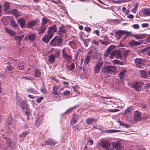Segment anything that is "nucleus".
<instances>
[{
    "instance_id": "nucleus-1",
    "label": "nucleus",
    "mask_w": 150,
    "mask_h": 150,
    "mask_svg": "<svg viewBox=\"0 0 150 150\" xmlns=\"http://www.w3.org/2000/svg\"><path fill=\"white\" fill-rule=\"evenodd\" d=\"M116 67L114 66H104L102 69L101 74L105 78H108L111 75L115 74L116 72Z\"/></svg>"
},
{
    "instance_id": "nucleus-2",
    "label": "nucleus",
    "mask_w": 150,
    "mask_h": 150,
    "mask_svg": "<svg viewBox=\"0 0 150 150\" xmlns=\"http://www.w3.org/2000/svg\"><path fill=\"white\" fill-rule=\"evenodd\" d=\"M63 39L61 36H56L50 42V45L52 46H59L62 44Z\"/></svg>"
},
{
    "instance_id": "nucleus-3",
    "label": "nucleus",
    "mask_w": 150,
    "mask_h": 150,
    "mask_svg": "<svg viewBox=\"0 0 150 150\" xmlns=\"http://www.w3.org/2000/svg\"><path fill=\"white\" fill-rule=\"evenodd\" d=\"M93 48H91L88 50L87 55L90 56L91 58L97 59L98 54V48L95 47H93Z\"/></svg>"
},
{
    "instance_id": "nucleus-4",
    "label": "nucleus",
    "mask_w": 150,
    "mask_h": 150,
    "mask_svg": "<svg viewBox=\"0 0 150 150\" xmlns=\"http://www.w3.org/2000/svg\"><path fill=\"white\" fill-rule=\"evenodd\" d=\"M59 87L56 86H53L52 96L53 98L56 100L59 101L61 99V94L58 91V89Z\"/></svg>"
},
{
    "instance_id": "nucleus-5",
    "label": "nucleus",
    "mask_w": 150,
    "mask_h": 150,
    "mask_svg": "<svg viewBox=\"0 0 150 150\" xmlns=\"http://www.w3.org/2000/svg\"><path fill=\"white\" fill-rule=\"evenodd\" d=\"M144 84L143 82L139 81H135L132 84V86L135 91L141 90L142 86Z\"/></svg>"
},
{
    "instance_id": "nucleus-6",
    "label": "nucleus",
    "mask_w": 150,
    "mask_h": 150,
    "mask_svg": "<svg viewBox=\"0 0 150 150\" xmlns=\"http://www.w3.org/2000/svg\"><path fill=\"white\" fill-rule=\"evenodd\" d=\"M130 32L126 31L119 30L115 32V36L117 40H119L124 34H127V35H130Z\"/></svg>"
},
{
    "instance_id": "nucleus-7",
    "label": "nucleus",
    "mask_w": 150,
    "mask_h": 150,
    "mask_svg": "<svg viewBox=\"0 0 150 150\" xmlns=\"http://www.w3.org/2000/svg\"><path fill=\"white\" fill-rule=\"evenodd\" d=\"M103 61L99 59L98 62L96 64L94 67L93 71L95 73H98L100 71V68L103 65Z\"/></svg>"
},
{
    "instance_id": "nucleus-8",
    "label": "nucleus",
    "mask_w": 150,
    "mask_h": 150,
    "mask_svg": "<svg viewBox=\"0 0 150 150\" xmlns=\"http://www.w3.org/2000/svg\"><path fill=\"white\" fill-rule=\"evenodd\" d=\"M134 62L137 67L139 68H143L145 66L143 60L141 59H134Z\"/></svg>"
},
{
    "instance_id": "nucleus-9",
    "label": "nucleus",
    "mask_w": 150,
    "mask_h": 150,
    "mask_svg": "<svg viewBox=\"0 0 150 150\" xmlns=\"http://www.w3.org/2000/svg\"><path fill=\"white\" fill-rule=\"evenodd\" d=\"M121 51L119 50H114L111 52L110 57L111 59L113 58V57L115 56L116 58H118L121 56L120 54Z\"/></svg>"
},
{
    "instance_id": "nucleus-10",
    "label": "nucleus",
    "mask_w": 150,
    "mask_h": 150,
    "mask_svg": "<svg viewBox=\"0 0 150 150\" xmlns=\"http://www.w3.org/2000/svg\"><path fill=\"white\" fill-rule=\"evenodd\" d=\"M141 113L139 111H136L134 114L133 120L135 122H138L140 120L141 118Z\"/></svg>"
},
{
    "instance_id": "nucleus-11",
    "label": "nucleus",
    "mask_w": 150,
    "mask_h": 150,
    "mask_svg": "<svg viewBox=\"0 0 150 150\" xmlns=\"http://www.w3.org/2000/svg\"><path fill=\"white\" fill-rule=\"evenodd\" d=\"M100 145L104 149L108 150L109 149L110 144L109 142L107 141L101 142Z\"/></svg>"
},
{
    "instance_id": "nucleus-12",
    "label": "nucleus",
    "mask_w": 150,
    "mask_h": 150,
    "mask_svg": "<svg viewBox=\"0 0 150 150\" xmlns=\"http://www.w3.org/2000/svg\"><path fill=\"white\" fill-rule=\"evenodd\" d=\"M62 55L63 57L67 61H70L72 59V56L71 55L68 54L65 52V50L64 48L62 50Z\"/></svg>"
},
{
    "instance_id": "nucleus-13",
    "label": "nucleus",
    "mask_w": 150,
    "mask_h": 150,
    "mask_svg": "<svg viewBox=\"0 0 150 150\" xmlns=\"http://www.w3.org/2000/svg\"><path fill=\"white\" fill-rule=\"evenodd\" d=\"M35 38L36 36L35 34L30 33L25 38L28 42H33L35 39Z\"/></svg>"
},
{
    "instance_id": "nucleus-14",
    "label": "nucleus",
    "mask_w": 150,
    "mask_h": 150,
    "mask_svg": "<svg viewBox=\"0 0 150 150\" xmlns=\"http://www.w3.org/2000/svg\"><path fill=\"white\" fill-rule=\"evenodd\" d=\"M112 147L113 148H115L116 150H119L122 147V145L121 144L120 142H117L112 143Z\"/></svg>"
},
{
    "instance_id": "nucleus-15",
    "label": "nucleus",
    "mask_w": 150,
    "mask_h": 150,
    "mask_svg": "<svg viewBox=\"0 0 150 150\" xmlns=\"http://www.w3.org/2000/svg\"><path fill=\"white\" fill-rule=\"evenodd\" d=\"M66 29L64 26H61L59 28L58 31H57L58 34L61 36H62L66 33Z\"/></svg>"
},
{
    "instance_id": "nucleus-16",
    "label": "nucleus",
    "mask_w": 150,
    "mask_h": 150,
    "mask_svg": "<svg viewBox=\"0 0 150 150\" xmlns=\"http://www.w3.org/2000/svg\"><path fill=\"white\" fill-rule=\"evenodd\" d=\"M9 13L10 14L13 15L16 17H18L21 15V13L16 9L10 10L9 11Z\"/></svg>"
},
{
    "instance_id": "nucleus-17",
    "label": "nucleus",
    "mask_w": 150,
    "mask_h": 150,
    "mask_svg": "<svg viewBox=\"0 0 150 150\" xmlns=\"http://www.w3.org/2000/svg\"><path fill=\"white\" fill-rule=\"evenodd\" d=\"M18 24L20 25L21 27L23 28L25 25V19L21 18L17 20Z\"/></svg>"
},
{
    "instance_id": "nucleus-18",
    "label": "nucleus",
    "mask_w": 150,
    "mask_h": 150,
    "mask_svg": "<svg viewBox=\"0 0 150 150\" xmlns=\"http://www.w3.org/2000/svg\"><path fill=\"white\" fill-rule=\"evenodd\" d=\"M43 119V117L41 116H39L37 117L35 123L36 125L38 126L40 125L42 123Z\"/></svg>"
},
{
    "instance_id": "nucleus-19",
    "label": "nucleus",
    "mask_w": 150,
    "mask_h": 150,
    "mask_svg": "<svg viewBox=\"0 0 150 150\" xmlns=\"http://www.w3.org/2000/svg\"><path fill=\"white\" fill-rule=\"evenodd\" d=\"M37 23V20L31 21L27 23L26 27L28 28H30L35 25Z\"/></svg>"
},
{
    "instance_id": "nucleus-20",
    "label": "nucleus",
    "mask_w": 150,
    "mask_h": 150,
    "mask_svg": "<svg viewBox=\"0 0 150 150\" xmlns=\"http://www.w3.org/2000/svg\"><path fill=\"white\" fill-rule=\"evenodd\" d=\"M45 143L46 144L50 145L52 146H54L56 144V142L55 141L52 139H50L46 140Z\"/></svg>"
},
{
    "instance_id": "nucleus-21",
    "label": "nucleus",
    "mask_w": 150,
    "mask_h": 150,
    "mask_svg": "<svg viewBox=\"0 0 150 150\" xmlns=\"http://www.w3.org/2000/svg\"><path fill=\"white\" fill-rule=\"evenodd\" d=\"M47 25H42L38 29V33L43 34L45 32V30L47 28Z\"/></svg>"
},
{
    "instance_id": "nucleus-22",
    "label": "nucleus",
    "mask_w": 150,
    "mask_h": 150,
    "mask_svg": "<svg viewBox=\"0 0 150 150\" xmlns=\"http://www.w3.org/2000/svg\"><path fill=\"white\" fill-rule=\"evenodd\" d=\"M55 56L54 54H51L48 57V62L50 64H52L55 61Z\"/></svg>"
},
{
    "instance_id": "nucleus-23",
    "label": "nucleus",
    "mask_w": 150,
    "mask_h": 150,
    "mask_svg": "<svg viewBox=\"0 0 150 150\" xmlns=\"http://www.w3.org/2000/svg\"><path fill=\"white\" fill-rule=\"evenodd\" d=\"M135 38L140 39L143 38L146 36V34H135L133 35Z\"/></svg>"
},
{
    "instance_id": "nucleus-24",
    "label": "nucleus",
    "mask_w": 150,
    "mask_h": 150,
    "mask_svg": "<svg viewBox=\"0 0 150 150\" xmlns=\"http://www.w3.org/2000/svg\"><path fill=\"white\" fill-rule=\"evenodd\" d=\"M139 72L140 75L143 78H146L147 76V72L146 71L144 70H140L139 71Z\"/></svg>"
},
{
    "instance_id": "nucleus-25",
    "label": "nucleus",
    "mask_w": 150,
    "mask_h": 150,
    "mask_svg": "<svg viewBox=\"0 0 150 150\" xmlns=\"http://www.w3.org/2000/svg\"><path fill=\"white\" fill-rule=\"evenodd\" d=\"M4 29L11 36H13L15 35V33L8 28L5 27L4 28Z\"/></svg>"
},
{
    "instance_id": "nucleus-26",
    "label": "nucleus",
    "mask_w": 150,
    "mask_h": 150,
    "mask_svg": "<svg viewBox=\"0 0 150 150\" xmlns=\"http://www.w3.org/2000/svg\"><path fill=\"white\" fill-rule=\"evenodd\" d=\"M144 53H146L147 55L150 56V46H148L142 50Z\"/></svg>"
},
{
    "instance_id": "nucleus-27",
    "label": "nucleus",
    "mask_w": 150,
    "mask_h": 150,
    "mask_svg": "<svg viewBox=\"0 0 150 150\" xmlns=\"http://www.w3.org/2000/svg\"><path fill=\"white\" fill-rule=\"evenodd\" d=\"M6 64H7L6 68V70L8 71H11L13 70L14 68L12 66L11 63L10 62H8L6 63Z\"/></svg>"
},
{
    "instance_id": "nucleus-28",
    "label": "nucleus",
    "mask_w": 150,
    "mask_h": 150,
    "mask_svg": "<svg viewBox=\"0 0 150 150\" xmlns=\"http://www.w3.org/2000/svg\"><path fill=\"white\" fill-rule=\"evenodd\" d=\"M112 46H110L107 49L106 52L104 54V57H106L109 56L110 52L112 50Z\"/></svg>"
},
{
    "instance_id": "nucleus-29",
    "label": "nucleus",
    "mask_w": 150,
    "mask_h": 150,
    "mask_svg": "<svg viewBox=\"0 0 150 150\" xmlns=\"http://www.w3.org/2000/svg\"><path fill=\"white\" fill-rule=\"evenodd\" d=\"M77 120V116L76 115L73 116L71 118L70 123L71 125H73L75 123H76V122Z\"/></svg>"
},
{
    "instance_id": "nucleus-30",
    "label": "nucleus",
    "mask_w": 150,
    "mask_h": 150,
    "mask_svg": "<svg viewBox=\"0 0 150 150\" xmlns=\"http://www.w3.org/2000/svg\"><path fill=\"white\" fill-rule=\"evenodd\" d=\"M49 20L46 19L45 17H44L41 21V24L42 25H47L46 24L49 22Z\"/></svg>"
},
{
    "instance_id": "nucleus-31",
    "label": "nucleus",
    "mask_w": 150,
    "mask_h": 150,
    "mask_svg": "<svg viewBox=\"0 0 150 150\" xmlns=\"http://www.w3.org/2000/svg\"><path fill=\"white\" fill-rule=\"evenodd\" d=\"M48 30L52 32H55L57 31V28H56V25H51L49 28Z\"/></svg>"
},
{
    "instance_id": "nucleus-32",
    "label": "nucleus",
    "mask_w": 150,
    "mask_h": 150,
    "mask_svg": "<svg viewBox=\"0 0 150 150\" xmlns=\"http://www.w3.org/2000/svg\"><path fill=\"white\" fill-rule=\"evenodd\" d=\"M34 72V74L35 76H39L41 75L40 69L38 68L35 69Z\"/></svg>"
},
{
    "instance_id": "nucleus-33",
    "label": "nucleus",
    "mask_w": 150,
    "mask_h": 150,
    "mask_svg": "<svg viewBox=\"0 0 150 150\" xmlns=\"http://www.w3.org/2000/svg\"><path fill=\"white\" fill-rule=\"evenodd\" d=\"M141 44V42L135 41L134 40H132L130 42V45L132 46L139 45L140 44Z\"/></svg>"
},
{
    "instance_id": "nucleus-34",
    "label": "nucleus",
    "mask_w": 150,
    "mask_h": 150,
    "mask_svg": "<svg viewBox=\"0 0 150 150\" xmlns=\"http://www.w3.org/2000/svg\"><path fill=\"white\" fill-rule=\"evenodd\" d=\"M67 68L70 70L72 71L75 68L74 63H73L71 65H67L66 67Z\"/></svg>"
},
{
    "instance_id": "nucleus-35",
    "label": "nucleus",
    "mask_w": 150,
    "mask_h": 150,
    "mask_svg": "<svg viewBox=\"0 0 150 150\" xmlns=\"http://www.w3.org/2000/svg\"><path fill=\"white\" fill-rule=\"evenodd\" d=\"M11 26L13 27L15 29H18L19 26L15 21H11Z\"/></svg>"
},
{
    "instance_id": "nucleus-36",
    "label": "nucleus",
    "mask_w": 150,
    "mask_h": 150,
    "mask_svg": "<svg viewBox=\"0 0 150 150\" xmlns=\"http://www.w3.org/2000/svg\"><path fill=\"white\" fill-rule=\"evenodd\" d=\"M143 13L146 16H150V8H145L144 10Z\"/></svg>"
},
{
    "instance_id": "nucleus-37",
    "label": "nucleus",
    "mask_w": 150,
    "mask_h": 150,
    "mask_svg": "<svg viewBox=\"0 0 150 150\" xmlns=\"http://www.w3.org/2000/svg\"><path fill=\"white\" fill-rule=\"evenodd\" d=\"M95 121V119L93 118H89L86 120V123L88 124H91Z\"/></svg>"
},
{
    "instance_id": "nucleus-38",
    "label": "nucleus",
    "mask_w": 150,
    "mask_h": 150,
    "mask_svg": "<svg viewBox=\"0 0 150 150\" xmlns=\"http://www.w3.org/2000/svg\"><path fill=\"white\" fill-rule=\"evenodd\" d=\"M16 103L18 105H20L22 103L23 101H24L23 100L20 96H18L16 97Z\"/></svg>"
},
{
    "instance_id": "nucleus-39",
    "label": "nucleus",
    "mask_w": 150,
    "mask_h": 150,
    "mask_svg": "<svg viewBox=\"0 0 150 150\" xmlns=\"http://www.w3.org/2000/svg\"><path fill=\"white\" fill-rule=\"evenodd\" d=\"M74 130L75 131H79L81 129V127L79 124H77L74 125L73 127Z\"/></svg>"
},
{
    "instance_id": "nucleus-40",
    "label": "nucleus",
    "mask_w": 150,
    "mask_h": 150,
    "mask_svg": "<svg viewBox=\"0 0 150 150\" xmlns=\"http://www.w3.org/2000/svg\"><path fill=\"white\" fill-rule=\"evenodd\" d=\"M51 39L47 35L42 38V40L45 42L47 43Z\"/></svg>"
},
{
    "instance_id": "nucleus-41",
    "label": "nucleus",
    "mask_w": 150,
    "mask_h": 150,
    "mask_svg": "<svg viewBox=\"0 0 150 150\" xmlns=\"http://www.w3.org/2000/svg\"><path fill=\"white\" fill-rule=\"evenodd\" d=\"M91 59V58H90V56L87 55V56L86 57L84 61V64L85 65H86L88 64Z\"/></svg>"
},
{
    "instance_id": "nucleus-42",
    "label": "nucleus",
    "mask_w": 150,
    "mask_h": 150,
    "mask_svg": "<svg viewBox=\"0 0 150 150\" xmlns=\"http://www.w3.org/2000/svg\"><path fill=\"white\" fill-rule=\"evenodd\" d=\"M20 105L21 108L23 110L27 109V105L24 101H23Z\"/></svg>"
},
{
    "instance_id": "nucleus-43",
    "label": "nucleus",
    "mask_w": 150,
    "mask_h": 150,
    "mask_svg": "<svg viewBox=\"0 0 150 150\" xmlns=\"http://www.w3.org/2000/svg\"><path fill=\"white\" fill-rule=\"evenodd\" d=\"M68 44L72 48H74L76 45V43L74 40H72L69 42Z\"/></svg>"
},
{
    "instance_id": "nucleus-44",
    "label": "nucleus",
    "mask_w": 150,
    "mask_h": 150,
    "mask_svg": "<svg viewBox=\"0 0 150 150\" xmlns=\"http://www.w3.org/2000/svg\"><path fill=\"white\" fill-rule=\"evenodd\" d=\"M125 72V70H123L121 71L119 74V77L121 79L120 82H121V80L123 77V76Z\"/></svg>"
},
{
    "instance_id": "nucleus-45",
    "label": "nucleus",
    "mask_w": 150,
    "mask_h": 150,
    "mask_svg": "<svg viewBox=\"0 0 150 150\" xmlns=\"http://www.w3.org/2000/svg\"><path fill=\"white\" fill-rule=\"evenodd\" d=\"M23 37V35L16 36L15 37V40H18V43H20L21 41L22 40Z\"/></svg>"
},
{
    "instance_id": "nucleus-46",
    "label": "nucleus",
    "mask_w": 150,
    "mask_h": 150,
    "mask_svg": "<svg viewBox=\"0 0 150 150\" xmlns=\"http://www.w3.org/2000/svg\"><path fill=\"white\" fill-rule=\"evenodd\" d=\"M118 122L120 123V125L123 126L126 128H129L130 127V125L129 124H126L121 122V121L119 120Z\"/></svg>"
},
{
    "instance_id": "nucleus-47",
    "label": "nucleus",
    "mask_w": 150,
    "mask_h": 150,
    "mask_svg": "<svg viewBox=\"0 0 150 150\" xmlns=\"http://www.w3.org/2000/svg\"><path fill=\"white\" fill-rule=\"evenodd\" d=\"M4 6L5 10H8L10 8L8 2H5L4 3Z\"/></svg>"
},
{
    "instance_id": "nucleus-48",
    "label": "nucleus",
    "mask_w": 150,
    "mask_h": 150,
    "mask_svg": "<svg viewBox=\"0 0 150 150\" xmlns=\"http://www.w3.org/2000/svg\"><path fill=\"white\" fill-rule=\"evenodd\" d=\"M7 143L8 145L11 147H13L14 146H15V144L14 142H11L10 141H8Z\"/></svg>"
},
{
    "instance_id": "nucleus-49",
    "label": "nucleus",
    "mask_w": 150,
    "mask_h": 150,
    "mask_svg": "<svg viewBox=\"0 0 150 150\" xmlns=\"http://www.w3.org/2000/svg\"><path fill=\"white\" fill-rule=\"evenodd\" d=\"M29 133V132L28 131H25L23 132L22 134H21L20 135V137H25L26 135H27L28 133Z\"/></svg>"
},
{
    "instance_id": "nucleus-50",
    "label": "nucleus",
    "mask_w": 150,
    "mask_h": 150,
    "mask_svg": "<svg viewBox=\"0 0 150 150\" xmlns=\"http://www.w3.org/2000/svg\"><path fill=\"white\" fill-rule=\"evenodd\" d=\"M87 144L89 145H91L93 144V141L92 140H91L90 137H88L87 139Z\"/></svg>"
},
{
    "instance_id": "nucleus-51",
    "label": "nucleus",
    "mask_w": 150,
    "mask_h": 150,
    "mask_svg": "<svg viewBox=\"0 0 150 150\" xmlns=\"http://www.w3.org/2000/svg\"><path fill=\"white\" fill-rule=\"evenodd\" d=\"M47 33H48V35H47L51 38L53 35V32H52L48 30Z\"/></svg>"
},
{
    "instance_id": "nucleus-52",
    "label": "nucleus",
    "mask_w": 150,
    "mask_h": 150,
    "mask_svg": "<svg viewBox=\"0 0 150 150\" xmlns=\"http://www.w3.org/2000/svg\"><path fill=\"white\" fill-rule=\"evenodd\" d=\"M113 62L115 64H119L121 65H122L123 64L122 62L118 60H113Z\"/></svg>"
},
{
    "instance_id": "nucleus-53",
    "label": "nucleus",
    "mask_w": 150,
    "mask_h": 150,
    "mask_svg": "<svg viewBox=\"0 0 150 150\" xmlns=\"http://www.w3.org/2000/svg\"><path fill=\"white\" fill-rule=\"evenodd\" d=\"M144 88L145 89H148L150 90V83H147L145 85Z\"/></svg>"
},
{
    "instance_id": "nucleus-54",
    "label": "nucleus",
    "mask_w": 150,
    "mask_h": 150,
    "mask_svg": "<svg viewBox=\"0 0 150 150\" xmlns=\"http://www.w3.org/2000/svg\"><path fill=\"white\" fill-rule=\"evenodd\" d=\"M63 94L64 96H67L70 95V92L69 91L66 90L63 92Z\"/></svg>"
},
{
    "instance_id": "nucleus-55",
    "label": "nucleus",
    "mask_w": 150,
    "mask_h": 150,
    "mask_svg": "<svg viewBox=\"0 0 150 150\" xmlns=\"http://www.w3.org/2000/svg\"><path fill=\"white\" fill-rule=\"evenodd\" d=\"M81 39L83 42L84 44H85V43H88L90 41V40L89 39H85L83 38H81Z\"/></svg>"
},
{
    "instance_id": "nucleus-56",
    "label": "nucleus",
    "mask_w": 150,
    "mask_h": 150,
    "mask_svg": "<svg viewBox=\"0 0 150 150\" xmlns=\"http://www.w3.org/2000/svg\"><path fill=\"white\" fill-rule=\"evenodd\" d=\"M50 78L52 80L55 81H56L57 83H58L59 82V80L56 78V77H54L53 76H51L50 77Z\"/></svg>"
},
{
    "instance_id": "nucleus-57",
    "label": "nucleus",
    "mask_w": 150,
    "mask_h": 150,
    "mask_svg": "<svg viewBox=\"0 0 150 150\" xmlns=\"http://www.w3.org/2000/svg\"><path fill=\"white\" fill-rule=\"evenodd\" d=\"M75 108V107H73L71 108H69L65 112V114H66L67 113H70L73 110V109Z\"/></svg>"
},
{
    "instance_id": "nucleus-58",
    "label": "nucleus",
    "mask_w": 150,
    "mask_h": 150,
    "mask_svg": "<svg viewBox=\"0 0 150 150\" xmlns=\"http://www.w3.org/2000/svg\"><path fill=\"white\" fill-rule=\"evenodd\" d=\"M41 92L44 93H46L47 92L46 88L44 87L41 88Z\"/></svg>"
},
{
    "instance_id": "nucleus-59",
    "label": "nucleus",
    "mask_w": 150,
    "mask_h": 150,
    "mask_svg": "<svg viewBox=\"0 0 150 150\" xmlns=\"http://www.w3.org/2000/svg\"><path fill=\"white\" fill-rule=\"evenodd\" d=\"M84 30L88 32H89L91 30L90 28L88 27H86L84 28Z\"/></svg>"
},
{
    "instance_id": "nucleus-60",
    "label": "nucleus",
    "mask_w": 150,
    "mask_h": 150,
    "mask_svg": "<svg viewBox=\"0 0 150 150\" xmlns=\"http://www.w3.org/2000/svg\"><path fill=\"white\" fill-rule=\"evenodd\" d=\"M92 43H94L96 45L98 46L99 43L98 41H96L95 40H93L92 41Z\"/></svg>"
},
{
    "instance_id": "nucleus-61",
    "label": "nucleus",
    "mask_w": 150,
    "mask_h": 150,
    "mask_svg": "<svg viewBox=\"0 0 150 150\" xmlns=\"http://www.w3.org/2000/svg\"><path fill=\"white\" fill-rule=\"evenodd\" d=\"M24 65L23 64L20 65L17 67V68L19 69L23 70L24 68Z\"/></svg>"
},
{
    "instance_id": "nucleus-62",
    "label": "nucleus",
    "mask_w": 150,
    "mask_h": 150,
    "mask_svg": "<svg viewBox=\"0 0 150 150\" xmlns=\"http://www.w3.org/2000/svg\"><path fill=\"white\" fill-rule=\"evenodd\" d=\"M100 42H101L103 45H108L109 42L108 41H104L101 40H100L99 41Z\"/></svg>"
},
{
    "instance_id": "nucleus-63",
    "label": "nucleus",
    "mask_w": 150,
    "mask_h": 150,
    "mask_svg": "<svg viewBox=\"0 0 150 150\" xmlns=\"http://www.w3.org/2000/svg\"><path fill=\"white\" fill-rule=\"evenodd\" d=\"M118 132H119L118 130H114V129H110V130H109V131L108 132L109 133H112Z\"/></svg>"
},
{
    "instance_id": "nucleus-64",
    "label": "nucleus",
    "mask_w": 150,
    "mask_h": 150,
    "mask_svg": "<svg viewBox=\"0 0 150 150\" xmlns=\"http://www.w3.org/2000/svg\"><path fill=\"white\" fill-rule=\"evenodd\" d=\"M132 27L134 28L138 29L139 28V25L138 24H134L132 25Z\"/></svg>"
}]
</instances>
